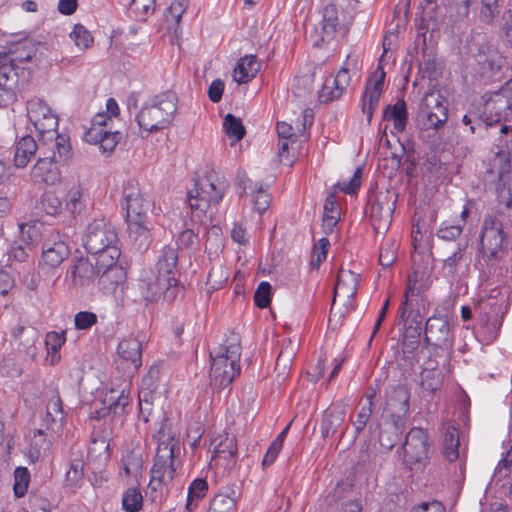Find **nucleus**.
<instances>
[{"mask_svg": "<svg viewBox=\"0 0 512 512\" xmlns=\"http://www.w3.org/2000/svg\"><path fill=\"white\" fill-rule=\"evenodd\" d=\"M129 238L138 251H146L150 243L151 232L148 227V216L140 219H127Z\"/></svg>", "mask_w": 512, "mask_h": 512, "instance_id": "obj_28", "label": "nucleus"}, {"mask_svg": "<svg viewBox=\"0 0 512 512\" xmlns=\"http://www.w3.org/2000/svg\"><path fill=\"white\" fill-rule=\"evenodd\" d=\"M18 83V72L11 65L0 67V107H5L15 99V87Z\"/></svg>", "mask_w": 512, "mask_h": 512, "instance_id": "obj_30", "label": "nucleus"}, {"mask_svg": "<svg viewBox=\"0 0 512 512\" xmlns=\"http://www.w3.org/2000/svg\"><path fill=\"white\" fill-rule=\"evenodd\" d=\"M241 345L239 336L232 332L216 352H210V380L218 388H225L240 374Z\"/></svg>", "mask_w": 512, "mask_h": 512, "instance_id": "obj_4", "label": "nucleus"}, {"mask_svg": "<svg viewBox=\"0 0 512 512\" xmlns=\"http://www.w3.org/2000/svg\"><path fill=\"white\" fill-rule=\"evenodd\" d=\"M39 208L49 216H58L63 211L62 201L53 191H45L39 200Z\"/></svg>", "mask_w": 512, "mask_h": 512, "instance_id": "obj_50", "label": "nucleus"}, {"mask_svg": "<svg viewBox=\"0 0 512 512\" xmlns=\"http://www.w3.org/2000/svg\"><path fill=\"white\" fill-rule=\"evenodd\" d=\"M19 355L20 354L9 353L0 359V376L16 378L23 373L22 365L18 359Z\"/></svg>", "mask_w": 512, "mask_h": 512, "instance_id": "obj_47", "label": "nucleus"}, {"mask_svg": "<svg viewBox=\"0 0 512 512\" xmlns=\"http://www.w3.org/2000/svg\"><path fill=\"white\" fill-rule=\"evenodd\" d=\"M36 54L35 45L28 39L12 43L8 50L0 52L2 65H11L17 72L18 64L29 62Z\"/></svg>", "mask_w": 512, "mask_h": 512, "instance_id": "obj_21", "label": "nucleus"}, {"mask_svg": "<svg viewBox=\"0 0 512 512\" xmlns=\"http://www.w3.org/2000/svg\"><path fill=\"white\" fill-rule=\"evenodd\" d=\"M118 236L115 227L104 217L95 218L86 228L83 245L93 257L102 256L119 259L120 249L117 247Z\"/></svg>", "mask_w": 512, "mask_h": 512, "instance_id": "obj_7", "label": "nucleus"}, {"mask_svg": "<svg viewBox=\"0 0 512 512\" xmlns=\"http://www.w3.org/2000/svg\"><path fill=\"white\" fill-rule=\"evenodd\" d=\"M431 444L426 429L411 428L400 448L401 463L404 468L412 473L423 472L430 462L429 449Z\"/></svg>", "mask_w": 512, "mask_h": 512, "instance_id": "obj_8", "label": "nucleus"}, {"mask_svg": "<svg viewBox=\"0 0 512 512\" xmlns=\"http://www.w3.org/2000/svg\"><path fill=\"white\" fill-rule=\"evenodd\" d=\"M422 78L436 80L441 74V68L434 55L423 52V60L419 63Z\"/></svg>", "mask_w": 512, "mask_h": 512, "instance_id": "obj_55", "label": "nucleus"}, {"mask_svg": "<svg viewBox=\"0 0 512 512\" xmlns=\"http://www.w3.org/2000/svg\"><path fill=\"white\" fill-rule=\"evenodd\" d=\"M382 118L384 121H393L395 131L402 133L405 130L408 120L405 101L399 99L395 104L387 105L383 111Z\"/></svg>", "mask_w": 512, "mask_h": 512, "instance_id": "obj_39", "label": "nucleus"}, {"mask_svg": "<svg viewBox=\"0 0 512 512\" xmlns=\"http://www.w3.org/2000/svg\"><path fill=\"white\" fill-rule=\"evenodd\" d=\"M27 113L34 124L43 121L46 116L54 115L48 105L41 99H32L27 102Z\"/></svg>", "mask_w": 512, "mask_h": 512, "instance_id": "obj_54", "label": "nucleus"}, {"mask_svg": "<svg viewBox=\"0 0 512 512\" xmlns=\"http://www.w3.org/2000/svg\"><path fill=\"white\" fill-rule=\"evenodd\" d=\"M201 226L190 220V227L181 231L177 237V250L187 251L189 254L198 252L200 250L199 228ZM203 226L206 228L207 224Z\"/></svg>", "mask_w": 512, "mask_h": 512, "instance_id": "obj_33", "label": "nucleus"}, {"mask_svg": "<svg viewBox=\"0 0 512 512\" xmlns=\"http://www.w3.org/2000/svg\"><path fill=\"white\" fill-rule=\"evenodd\" d=\"M123 208L127 219H140L147 216L148 201L140 192L139 184L134 180L127 181L122 192Z\"/></svg>", "mask_w": 512, "mask_h": 512, "instance_id": "obj_18", "label": "nucleus"}, {"mask_svg": "<svg viewBox=\"0 0 512 512\" xmlns=\"http://www.w3.org/2000/svg\"><path fill=\"white\" fill-rule=\"evenodd\" d=\"M30 483V472L27 467H17L14 470L13 491L17 498L24 497L28 491Z\"/></svg>", "mask_w": 512, "mask_h": 512, "instance_id": "obj_58", "label": "nucleus"}, {"mask_svg": "<svg viewBox=\"0 0 512 512\" xmlns=\"http://www.w3.org/2000/svg\"><path fill=\"white\" fill-rule=\"evenodd\" d=\"M20 229L22 239L26 245H35L39 243L45 235H53L55 233L53 229H45L42 231V225L36 223L33 225L21 224Z\"/></svg>", "mask_w": 512, "mask_h": 512, "instance_id": "obj_51", "label": "nucleus"}, {"mask_svg": "<svg viewBox=\"0 0 512 512\" xmlns=\"http://www.w3.org/2000/svg\"><path fill=\"white\" fill-rule=\"evenodd\" d=\"M108 400L109 411L114 415H122L126 412V408L130 404L129 390L126 392V390L123 389L117 397L110 395Z\"/></svg>", "mask_w": 512, "mask_h": 512, "instance_id": "obj_64", "label": "nucleus"}, {"mask_svg": "<svg viewBox=\"0 0 512 512\" xmlns=\"http://www.w3.org/2000/svg\"><path fill=\"white\" fill-rule=\"evenodd\" d=\"M237 456V443L233 436L226 435L214 446L213 458L219 457L235 462Z\"/></svg>", "mask_w": 512, "mask_h": 512, "instance_id": "obj_52", "label": "nucleus"}, {"mask_svg": "<svg viewBox=\"0 0 512 512\" xmlns=\"http://www.w3.org/2000/svg\"><path fill=\"white\" fill-rule=\"evenodd\" d=\"M178 251L171 245H165L155 265L156 274L163 278L173 277L177 273Z\"/></svg>", "mask_w": 512, "mask_h": 512, "instance_id": "obj_31", "label": "nucleus"}, {"mask_svg": "<svg viewBox=\"0 0 512 512\" xmlns=\"http://www.w3.org/2000/svg\"><path fill=\"white\" fill-rule=\"evenodd\" d=\"M340 28L338 9L335 4H327L322 12V38H333Z\"/></svg>", "mask_w": 512, "mask_h": 512, "instance_id": "obj_42", "label": "nucleus"}, {"mask_svg": "<svg viewBox=\"0 0 512 512\" xmlns=\"http://www.w3.org/2000/svg\"><path fill=\"white\" fill-rule=\"evenodd\" d=\"M161 479L157 477V475L151 473V479L148 484V491L146 494L150 498V500L154 503L162 502L163 499L168 494V486L172 482H162Z\"/></svg>", "mask_w": 512, "mask_h": 512, "instance_id": "obj_56", "label": "nucleus"}, {"mask_svg": "<svg viewBox=\"0 0 512 512\" xmlns=\"http://www.w3.org/2000/svg\"><path fill=\"white\" fill-rule=\"evenodd\" d=\"M66 210L72 215L80 214L86 207L83 188L80 185L71 187L65 197Z\"/></svg>", "mask_w": 512, "mask_h": 512, "instance_id": "obj_46", "label": "nucleus"}, {"mask_svg": "<svg viewBox=\"0 0 512 512\" xmlns=\"http://www.w3.org/2000/svg\"><path fill=\"white\" fill-rule=\"evenodd\" d=\"M63 420V403L57 393L47 404L46 415L43 422L47 430L56 431L62 428Z\"/></svg>", "mask_w": 512, "mask_h": 512, "instance_id": "obj_38", "label": "nucleus"}, {"mask_svg": "<svg viewBox=\"0 0 512 512\" xmlns=\"http://www.w3.org/2000/svg\"><path fill=\"white\" fill-rule=\"evenodd\" d=\"M143 507V496L137 487H129L122 495V508L126 512H139Z\"/></svg>", "mask_w": 512, "mask_h": 512, "instance_id": "obj_53", "label": "nucleus"}, {"mask_svg": "<svg viewBox=\"0 0 512 512\" xmlns=\"http://www.w3.org/2000/svg\"><path fill=\"white\" fill-rule=\"evenodd\" d=\"M163 277L150 274L139 280L138 288L141 296L147 302H156L163 292Z\"/></svg>", "mask_w": 512, "mask_h": 512, "instance_id": "obj_34", "label": "nucleus"}, {"mask_svg": "<svg viewBox=\"0 0 512 512\" xmlns=\"http://www.w3.org/2000/svg\"><path fill=\"white\" fill-rule=\"evenodd\" d=\"M360 274L341 267L337 273L333 291V304L337 297L353 299L357 293Z\"/></svg>", "mask_w": 512, "mask_h": 512, "instance_id": "obj_25", "label": "nucleus"}, {"mask_svg": "<svg viewBox=\"0 0 512 512\" xmlns=\"http://www.w3.org/2000/svg\"><path fill=\"white\" fill-rule=\"evenodd\" d=\"M70 254L69 248L61 240L45 239L42 245L41 264L47 268L58 267Z\"/></svg>", "mask_w": 512, "mask_h": 512, "instance_id": "obj_26", "label": "nucleus"}, {"mask_svg": "<svg viewBox=\"0 0 512 512\" xmlns=\"http://www.w3.org/2000/svg\"><path fill=\"white\" fill-rule=\"evenodd\" d=\"M508 235L502 221L494 215L483 219L478 243V261L481 266L491 269L502 262L508 254Z\"/></svg>", "mask_w": 512, "mask_h": 512, "instance_id": "obj_2", "label": "nucleus"}, {"mask_svg": "<svg viewBox=\"0 0 512 512\" xmlns=\"http://www.w3.org/2000/svg\"><path fill=\"white\" fill-rule=\"evenodd\" d=\"M110 120L108 113H97L91 121L90 128L84 133L83 139L95 140L100 135V132L106 130L107 123Z\"/></svg>", "mask_w": 512, "mask_h": 512, "instance_id": "obj_63", "label": "nucleus"}, {"mask_svg": "<svg viewBox=\"0 0 512 512\" xmlns=\"http://www.w3.org/2000/svg\"><path fill=\"white\" fill-rule=\"evenodd\" d=\"M346 65L347 62L335 76L326 78L321 90L319 91L320 102H331L338 100L342 96L351 81L349 68Z\"/></svg>", "mask_w": 512, "mask_h": 512, "instance_id": "obj_19", "label": "nucleus"}, {"mask_svg": "<svg viewBox=\"0 0 512 512\" xmlns=\"http://www.w3.org/2000/svg\"><path fill=\"white\" fill-rule=\"evenodd\" d=\"M177 95L171 90L155 95L136 116L140 128L149 133L167 128L177 111Z\"/></svg>", "mask_w": 512, "mask_h": 512, "instance_id": "obj_6", "label": "nucleus"}, {"mask_svg": "<svg viewBox=\"0 0 512 512\" xmlns=\"http://www.w3.org/2000/svg\"><path fill=\"white\" fill-rule=\"evenodd\" d=\"M323 228L326 234L332 233L339 221V211L336 203V196L330 192L325 199L324 213L322 217Z\"/></svg>", "mask_w": 512, "mask_h": 512, "instance_id": "obj_43", "label": "nucleus"}, {"mask_svg": "<svg viewBox=\"0 0 512 512\" xmlns=\"http://www.w3.org/2000/svg\"><path fill=\"white\" fill-rule=\"evenodd\" d=\"M260 69V63L255 55H246L241 58L234 68V80L238 84H245L252 80Z\"/></svg>", "mask_w": 512, "mask_h": 512, "instance_id": "obj_37", "label": "nucleus"}, {"mask_svg": "<svg viewBox=\"0 0 512 512\" xmlns=\"http://www.w3.org/2000/svg\"><path fill=\"white\" fill-rule=\"evenodd\" d=\"M383 424L379 432V443L387 451L392 450L400 440L406 426V421L399 416L383 415Z\"/></svg>", "mask_w": 512, "mask_h": 512, "instance_id": "obj_23", "label": "nucleus"}, {"mask_svg": "<svg viewBox=\"0 0 512 512\" xmlns=\"http://www.w3.org/2000/svg\"><path fill=\"white\" fill-rule=\"evenodd\" d=\"M102 256L96 258V267L99 270L98 285L105 294L114 293L118 286L126 280L125 269L117 264L118 259Z\"/></svg>", "mask_w": 512, "mask_h": 512, "instance_id": "obj_15", "label": "nucleus"}, {"mask_svg": "<svg viewBox=\"0 0 512 512\" xmlns=\"http://www.w3.org/2000/svg\"><path fill=\"white\" fill-rule=\"evenodd\" d=\"M208 489L209 486L206 479H194L188 487L185 510L187 512H194L197 509L199 502L207 495Z\"/></svg>", "mask_w": 512, "mask_h": 512, "instance_id": "obj_40", "label": "nucleus"}, {"mask_svg": "<svg viewBox=\"0 0 512 512\" xmlns=\"http://www.w3.org/2000/svg\"><path fill=\"white\" fill-rule=\"evenodd\" d=\"M505 0H481L480 20L485 24H491L500 14Z\"/></svg>", "mask_w": 512, "mask_h": 512, "instance_id": "obj_57", "label": "nucleus"}, {"mask_svg": "<svg viewBox=\"0 0 512 512\" xmlns=\"http://www.w3.org/2000/svg\"><path fill=\"white\" fill-rule=\"evenodd\" d=\"M228 186V181L224 177L220 178L214 171H207L203 177L195 180L194 188L188 192L191 221L194 224H207L208 210L222 200Z\"/></svg>", "mask_w": 512, "mask_h": 512, "instance_id": "obj_1", "label": "nucleus"}, {"mask_svg": "<svg viewBox=\"0 0 512 512\" xmlns=\"http://www.w3.org/2000/svg\"><path fill=\"white\" fill-rule=\"evenodd\" d=\"M422 326L404 322L402 346L404 351L413 352L420 344Z\"/></svg>", "mask_w": 512, "mask_h": 512, "instance_id": "obj_48", "label": "nucleus"}, {"mask_svg": "<svg viewBox=\"0 0 512 512\" xmlns=\"http://www.w3.org/2000/svg\"><path fill=\"white\" fill-rule=\"evenodd\" d=\"M425 273L414 271L408 276V283L404 293V300L398 309L403 322L422 326L424 318L430 311L431 302L425 292L429 289L431 281L429 276L423 281Z\"/></svg>", "mask_w": 512, "mask_h": 512, "instance_id": "obj_5", "label": "nucleus"}, {"mask_svg": "<svg viewBox=\"0 0 512 512\" xmlns=\"http://www.w3.org/2000/svg\"><path fill=\"white\" fill-rule=\"evenodd\" d=\"M410 390L405 385H397L392 388L387 396L384 408V416L407 420L409 413Z\"/></svg>", "mask_w": 512, "mask_h": 512, "instance_id": "obj_20", "label": "nucleus"}, {"mask_svg": "<svg viewBox=\"0 0 512 512\" xmlns=\"http://www.w3.org/2000/svg\"><path fill=\"white\" fill-rule=\"evenodd\" d=\"M449 100L439 90L427 92L421 102L419 117L425 129L439 130L448 120Z\"/></svg>", "mask_w": 512, "mask_h": 512, "instance_id": "obj_12", "label": "nucleus"}, {"mask_svg": "<svg viewBox=\"0 0 512 512\" xmlns=\"http://www.w3.org/2000/svg\"><path fill=\"white\" fill-rule=\"evenodd\" d=\"M94 262L89 258H78L70 269L72 284L74 287H87L91 285L99 274L96 267V256Z\"/></svg>", "mask_w": 512, "mask_h": 512, "instance_id": "obj_24", "label": "nucleus"}, {"mask_svg": "<svg viewBox=\"0 0 512 512\" xmlns=\"http://www.w3.org/2000/svg\"><path fill=\"white\" fill-rule=\"evenodd\" d=\"M386 73L382 65L378 64L375 72L369 77L361 97V110L367 117L368 124L371 123L374 111L379 105L380 96L383 92Z\"/></svg>", "mask_w": 512, "mask_h": 512, "instance_id": "obj_16", "label": "nucleus"}, {"mask_svg": "<svg viewBox=\"0 0 512 512\" xmlns=\"http://www.w3.org/2000/svg\"><path fill=\"white\" fill-rule=\"evenodd\" d=\"M154 438L158 441V447L151 473L157 475L162 482H172L181 468L180 444L167 418L160 423Z\"/></svg>", "mask_w": 512, "mask_h": 512, "instance_id": "obj_3", "label": "nucleus"}, {"mask_svg": "<svg viewBox=\"0 0 512 512\" xmlns=\"http://www.w3.org/2000/svg\"><path fill=\"white\" fill-rule=\"evenodd\" d=\"M163 292L162 298L167 303H172L178 297H182L184 293V287L180 284V281L176 276L163 279Z\"/></svg>", "mask_w": 512, "mask_h": 512, "instance_id": "obj_60", "label": "nucleus"}, {"mask_svg": "<svg viewBox=\"0 0 512 512\" xmlns=\"http://www.w3.org/2000/svg\"><path fill=\"white\" fill-rule=\"evenodd\" d=\"M84 463L81 460L70 462L69 470L66 472L65 482L70 488L76 489L81 486L84 478Z\"/></svg>", "mask_w": 512, "mask_h": 512, "instance_id": "obj_61", "label": "nucleus"}, {"mask_svg": "<svg viewBox=\"0 0 512 512\" xmlns=\"http://www.w3.org/2000/svg\"><path fill=\"white\" fill-rule=\"evenodd\" d=\"M66 161L60 160L56 149H40V157L33 166L32 177L38 182L54 185L60 179L57 163Z\"/></svg>", "mask_w": 512, "mask_h": 512, "instance_id": "obj_17", "label": "nucleus"}, {"mask_svg": "<svg viewBox=\"0 0 512 512\" xmlns=\"http://www.w3.org/2000/svg\"><path fill=\"white\" fill-rule=\"evenodd\" d=\"M38 150L40 151L39 140L37 142L30 135L21 137L15 146L14 166L17 168L26 167Z\"/></svg>", "mask_w": 512, "mask_h": 512, "instance_id": "obj_32", "label": "nucleus"}, {"mask_svg": "<svg viewBox=\"0 0 512 512\" xmlns=\"http://www.w3.org/2000/svg\"><path fill=\"white\" fill-rule=\"evenodd\" d=\"M459 432L452 425L445 427L443 434V455L449 462H454L459 457Z\"/></svg>", "mask_w": 512, "mask_h": 512, "instance_id": "obj_41", "label": "nucleus"}, {"mask_svg": "<svg viewBox=\"0 0 512 512\" xmlns=\"http://www.w3.org/2000/svg\"><path fill=\"white\" fill-rule=\"evenodd\" d=\"M424 342L435 350L449 354L453 348L454 334L450 323L444 315H433L426 320L424 327ZM437 354V351H435Z\"/></svg>", "mask_w": 512, "mask_h": 512, "instance_id": "obj_13", "label": "nucleus"}, {"mask_svg": "<svg viewBox=\"0 0 512 512\" xmlns=\"http://www.w3.org/2000/svg\"><path fill=\"white\" fill-rule=\"evenodd\" d=\"M143 448L140 444H127L121 457V465L126 476H137L143 467Z\"/></svg>", "mask_w": 512, "mask_h": 512, "instance_id": "obj_29", "label": "nucleus"}, {"mask_svg": "<svg viewBox=\"0 0 512 512\" xmlns=\"http://www.w3.org/2000/svg\"><path fill=\"white\" fill-rule=\"evenodd\" d=\"M510 170L511 160L509 153L504 150H499L489 161L486 173L490 176L496 177L499 186H504V177L510 173Z\"/></svg>", "mask_w": 512, "mask_h": 512, "instance_id": "obj_36", "label": "nucleus"}, {"mask_svg": "<svg viewBox=\"0 0 512 512\" xmlns=\"http://www.w3.org/2000/svg\"><path fill=\"white\" fill-rule=\"evenodd\" d=\"M395 202L394 195L388 190L376 192L369 196L365 214L370 218L376 234H385L389 229Z\"/></svg>", "mask_w": 512, "mask_h": 512, "instance_id": "obj_10", "label": "nucleus"}, {"mask_svg": "<svg viewBox=\"0 0 512 512\" xmlns=\"http://www.w3.org/2000/svg\"><path fill=\"white\" fill-rule=\"evenodd\" d=\"M443 385V374L436 367L424 368L421 372V387L430 395L435 394Z\"/></svg>", "mask_w": 512, "mask_h": 512, "instance_id": "obj_45", "label": "nucleus"}, {"mask_svg": "<svg viewBox=\"0 0 512 512\" xmlns=\"http://www.w3.org/2000/svg\"><path fill=\"white\" fill-rule=\"evenodd\" d=\"M484 114L487 125L507 122L512 119V80H507L498 90L487 92L483 96Z\"/></svg>", "mask_w": 512, "mask_h": 512, "instance_id": "obj_11", "label": "nucleus"}, {"mask_svg": "<svg viewBox=\"0 0 512 512\" xmlns=\"http://www.w3.org/2000/svg\"><path fill=\"white\" fill-rule=\"evenodd\" d=\"M239 494L232 488H227L215 494L210 501L208 512H237Z\"/></svg>", "mask_w": 512, "mask_h": 512, "instance_id": "obj_35", "label": "nucleus"}, {"mask_svg": "<svg viewBox=\"0 0 512 512\" xmlns=\"http://www.w3.org/2000/svg\"><path fill=\"white\" fill-rule=\"evenodd\" d=\"M374 397L375 393L367 394V402L360 407L356 414V419L354 420L352 417L350 418V421L355 429V438L364 431L369 423L374 409Z\"/></svg>", "mask_w": 512, "mask_h": 512, "instance_id": "obj_44", "label": "nucleus"}, {"mask_svg": "<svg viewBox=\"0 0 512 512\" xmlns=\"http://www.w3.org/2000/svg\"><path fill=\"white\" fill-rule=\"evenodd\" d=\"M118 358L115 361L118 370L131 377L142 365V345L134 338H124L117 347Z\"/></svg>", "mask_w": 512, "mask_h": 512, "instance_id": "obj_14", "label": "nucleus"}, {"mask_svg": "<svg viewBox=\"0 0 512 512\" xmlns=\"http://www.w3.org/2000/svg\"><path fill=\"white\" fill-rule=\"evenodd\" d=\"M130 10L140 21H146L154 13L155 0H131Z\"/></svg>", "mask_w": 512, "mask_h": 512, "instance_id": "obj_62", "label": "nucleus"}, {"mask_svg": "<svg viewBox=\"0 0 512 512\" xmlns=\"http://www.w3.org/2000/svg\"><path fill=\"white\" fill-rule=\"evenodd\" d=\"M12 337L18 346V354H24L31 360L37 355V346L39 332L30 325H17L12 329Z\"/></svg>", "mask_w": 512, "mask_h": 512, "instance_id": "obj_22", "label": "nucleus"}, {"mask_svg": "<svg viewBox=\"0 0 512 512\" xmlns=\"http://www.w3.org/2000/svg\"><path fill=\"white\" fill-rule=\"evenodd\" d=\"M123 134L120 131H102L100 132V135L96 137L95 140H85L86 142L90 144H99L100 149L104 153H111L116 148L117 144L122 139Z\"/></svg>", "mask_w": 512, "mask_h": 512, "instance_id": "obj_49", "label": "nucleus"}, {"mask_svg": "<svg viewBox=\"0 0 512 512\" xmlns=\"http://www.w3.org/2000/svg\"><path fill=\"white\" fill-rule=\"evenodd\" d=\"M223 126L229 138L240 141L245 136L246 130L242 120L231 113L225 116Z\"/></svg>", "mask_w": 512, "mask_h": 512, "instance_id": "obj_59", "label": "nucleus"}, {"mask_svg": "<svg viewBox=\"0 0 512 512\" xmlns=\"http://www.w3.org/2000/svg\"><path fill=\"white\" fill-rule=\"evenodd\" d=\"M58 124V117L55 114L46 116L43 121L34 124L38 132L40 149H56L60 160H69L73 156L70 137L57 132Z\"/></svg>", "mask_w": 512, "mask_h": 512, "instance_id": "obj_9", "label": "nucleus"}, {"mask_svg": "<svg viewBox=\"0 0 512 512\" xmlns=\"http://www.w3.org/2000/svg\"><path fill=\"white\" fill-rule=\"evenodd\" d=\"M346 407L341 403H334L329 406L323 414L321 422V435L323 438H328L337 433L338 428L342 426L345 421Z\"/></svg>", "mask_w": 512, "mask_h": 512, "instance_id": "obj_27", "label": "nucleus"}]
</instances>
